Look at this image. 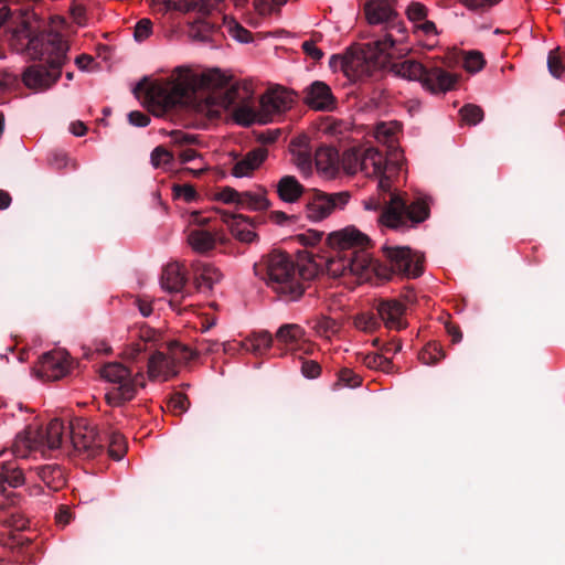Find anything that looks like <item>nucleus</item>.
<instances>
[{"instance_id": "1", "label": "nucleus", "mask_w": 565, "mask_h": 565, "mask_svg": "<svg viewBox=\"0 0 565 565\" xmlns=\"http://www.w3.org/2000/svg\"><path fill=\"white\" fill-rule=\"evenodd\" d=\"M146 95L156 116H163L177 106H193L209 119L224 117L244 127L273 121L292 102L287 90L277 87L263 94L257 107L250 84L232 82L218 70L200 75L182 72L167 85H150Z\"/></svg>"}, {"instance_id": "2", "label": "nucleus", "mask_w": 565, "mask_h": 565, "mask_svg": "<svg viewBox=\"0 0 565 565\" xmlns=\"http://www.w3.org/2000/svg\"><path fill=\"white\" fill-rule=\"evenodd\" d=\"M327 244L333 250L328 258L316 256L317 263L326 265L333 277L351 274L370 280L372 276L388 280L394 274L417 278L424 273V257L409 247L383 246L384 260L373 258L365 249L370 238L355 227H345L330 233Z\"/></svg>"}, {"instance_id": "3", "label": "nucleus", "mask_w": 565, "mask_h": 565, "mask_svg": "<svg viewBox=\"0 0 565 565\" xmlns=\"http://www.w3.org/2000/svg\"><path fill=\"white\" fill-rule=\"evenodd\" d=\"M396 0H366L363 12L372 30L373 41L360 51L348 50L342 56L333 55L331 63L339 64L347 76L361 78L385 67L402 50L396 46L406 39V28L396 8Z\"/></svg>"}, {"instance_id": "4", "label": "nucleus", "mask_w": 565, "mask_h": 565, "mask_svg": "<svg viewBox=\"0 0 565 565\" xmlns=\"http://www.w3.org/2000/svg\"><path fill=\"white\" fill-rule=\"evenodd\" d=\"M319 267L308 250L297 253V263L287 253L273 250L255 263L254 271L281 300L296 301L305 292V281L315 278Z\"/></svg>"}, {"instance_id": "5", "label": "nucleus", "mask_w": 565, "mask_h": 565, "mask_svg": "<svg viewBox=\"0 0 565 565\" xmlns=\"http://www.w3.org/2000/svg\"><path fill=\"white\" fill-rule=\"evenodd\" d=\"M24 36L28 39L26 51L39 63L28 66L22 73L23 84L33 90L51 88L61 77L62 67L67 61V43L62 35L53 31L33 33L23 22Z\"/></svg>"}, {"instance_id": "6", "label": "nucleus", "mask_w": 565, "mask_h": 565, "mask_svg": "<svg viewBox=\"0 0 565 565\" xmlns=\"http://www.w3.org/2000/svg\"><path fill=\"white\" fill-rule=\"evenodd\" d=\"M151 350L152 344L143 337L126 348L124 356L126 361L135 364V374L132 369L119 362L107 363L102 367V377L114 385L105 396L110 406L124 405L135 398L139 388L146 386L142 370L145 363L148 366Z\"/></svg>"}, {"instance_id": "7", "label": "nucleus", "mask_w": 565, "mask_h": 565, "mask_svg": "<svg viewBox=\"0 0 565 565\" xmlns=\"http://www.w3.org/2000/svg\"><path fill=\"white\" fill-rule=\"evenodd\" d=\"M381 196L388 195L386 206L379 215V223L395 231H406L426 221L430 215V199L426 195H415L409 199L406 193L392 191V180L382 175L377 185Z\"/></svg>"}, {"instance_id": "8", "label": "nucleus", "mask_w": 565, "mask_h": 565, "mask_svg": "<svg viewBox=\"0 0 565 565\" xmlns=\"http://www.w3.org/2000/svg\"><path fill=\"white\" fill-rule=\"evenodd\" d=\"M68 431V425L60 418L52 419L45 429L29 425L19 433L13 443V454L18 457L25 458L32 451L53 450L61 447Z\"/></svg>"}, {"instance_id": "9", "label": "nucleus", "mask_w": 565, "mask_h": 565, "mask_svg": "<svg viewBox=\"0 0 565 565\" xmlns=\"http://www.w3.org/2000/svg\"><path fill=\"white\" fill-rule=\"evenodd\" d=\"M392 70L401 77L422 82L431 93L450 90L457 82V77L449 72L440 67L427 68L414 60L393 63Z\"/></svg>"}, {"instance_id": "10", "label": "nucleus", "mask_w": 565, "mask_h": 565, "mask_svg": "<svg viewBox=\"0 0 565 565\" xmlns=\"http://www.w3.org/2000/svg\"><path fill=\"white\" fill-rule=\"evenodd\" d=\"M23 483L24 475L19 467L11 462L0 463V511H4L17 503L18 494L14 491H9L7 487L18 488ZM0 523L18 531L26 526V521L14 512H0Z\"/></svg>"}, {"instance_id": "11", "label": "nucleus", "mask_w": 565, "mask_h": 565, "mask_svg": "<svg viewBox=\"0 0 565 565\" xmlns=\"http://www.w3.org/2000/svg\"><path fill=\"white\" fill-rule=\"evenodd\" d=\"M68 438L74 450L84 458L98 456L107 438L100 435L96 426L85 418H76L68 423Z\"/></svg>"}, {"instance_id": "12", "label": "nucleus", "mask_w": 565, "mask_h": 565, "mask_svg": "<svg viewBox=\"0 0 565 565\" xmlns=\"http://www.w3.org/2000/svg\"><path fill=\"white\" fill-rule=\"evenodd\" d=\"M350 199L351 194L348 191L327 193L318 189H309L305 198L306 216L313 222L322 221L333 212L343 210Z\"/></svg>"}, {"instance_id": "13", "label": "nucleus", "mask_w": 565, "mask_h": 565, "mask_svg": "<svg viewBox=\"0 0 565 565\" xmlns=\"http://www.w3.org/2000/svg\"><path fill=\"white\" fill-rule=\"evenodd\" d=\"M301 98L308 107L317 111H333L338 105L331 87L322 81H315L305 87Z\"/></svg>"}, {"instance_id": "14", "label": "nucleus", "mask_w": 565, "mask_h": 565, "mask_svg": "<svg viewBox=\"0 0 565 565\" xmlns=\"http://www.w3.org/2000/svg\"><path fill=\"white\" fill-rule=\"evenodd\" d=\"M68 372L67 361L62 352H47L41 356L39 373L47 380H58Z\"/></svg>"}, {"instance_id": "15", "label": "nucleus", "mask_w": 565, "mask_h": 565, "mask_svg": "<svg viewBox=\"0 0 565 565\" xmlns=\"http://www.w3.org/2000/svg\"><path fill=\"white\" fill-rule=\"evenodd\" d=\"M377 313L390 329L401 330L406 327L403 320L405 306L398 300H382L376 307Z\"/></svg>"}, {"instance_id": "16", "label": "nucleus", "mask_w": 565, "mask_h": 565, "mask_svg": "<svg viewBox=\"0 0 565 565\" xmlns=\"http://www.w3.org/2000/svg\"><path fill=\"white\" fill-rule=\"evenodd\" d=\"M195 288L201 292H207L221 281L223 275L214 266L207 263L196 262L192 264Z\"/></svg>"}, {"instance_id": "17", "label": "nucleus", "mask_w": 565, "mask_h": 565, "mask_svg": "<svg viewBox=\"0 0 565 565\" xmlns=\"http://www.w3.org/2000/svg\"><path fill=\"white\" fill-rule=\"evenodd\" d=\"M178 365L172 361V359L163 352L156 351L150 354L148 359V375L151 380L156 377L162 376L164 380H168L174 375H177Z\"/></svg>"}, {"instance_id": "18", "label": "nucleus", "mask_w": 565, "mask_h": 565, "mask_svg": "<svg viewBox=\"0 0 565 565\" xmlns=\"http://www.w3.org/2000/svg\"><path fill=\"white\" fill-rule=\"evenodd\" d=\"M279 199L286 203H296L302 195L307 196L306 188L294 175H284L276 185Z\"/></svg>"}, {"instance_id": "19", "label": "nucleus", "mask_w": 565, "mask_h": 565, "mask_svg": "<svg viewBox=\"0 0 565 565\" xmlns=\"http://www.w3.org/2000/svg\"><path fill=\"white\" fill-rule=\"evenodd\" d=\"M186 282L185 271L179 263L168 264L161 275V286L169 292H180Z\"/></svg>"}, {"instance_id": "20", "label": "nucleus", "mask_w": 565, "mask_h": 565, "mask_svg": "<svg viewBox=\"0 0 565 565\" xmlns=\"http://www.w3.org/2000/svg\"><path fill=\"white\" fill-rule=\"evenodd\" d=\"M39 478L53 491L61 490L66 484L64 469L56 463L40 466L36 468Z\"/></svg>"}, {"instance_id": "21", "label": "nucleus", "mask_w": 565, "mask_h": 565, "mask_svg": "<svg viewBox=\"0 0 565 565\" xmlns=\"http://www.w3.org/2000/svg\"><path fill=\"white\" fill-rule=\"evenodd\" d=\"M306 332L303 328L296 323H286L279 327L276 332V340L280 344H285L290 349H298L299 344L305 341Z\"/></svg>"}, {"instance_id": "22", "label": "nucleus", "mask_w": 565, "mask_h": 565, "mask_svg": "<svg viewBox=\"0 0 565 565\" xmlns=\"http://www.w3.org/2000/svg\"><path fill=\"white\" fill-rule=\"evenodd\" d=\"M166 10H178V11H198L202 15H207L211 10V6L207 0H162Z\"/></svg>"}, {"instance_id": "23", "label": "nucleus", "mask_w": 565, "mask_h": 565, "mask_svg": "<svg viewBox=\"0 0 565 565\" xmlns=\"http://www.w3.org/2000/svg\"><path fill=\"white\" fill-rule=\"evenodd\" d=\"M190 246L198 253H207L214 249L216 239L215 236L204 230H193L188 236Z\"/></svg>"}, {"instance_id": "24", "label": "nucleus", "mask_w": 565, "mask_h": 565, "mask_svg": "<svg viewBox=\"0 0 565 565\" xmlns=\"http://www.w3.org/2000/svg\"><path fill=\"white\" fill-rule=\"evenodd\" d=\"M339 154L335 148L321 146L316 150L315 162L319 170L329 172L334 169Z\"/></svg>"}, {"instance_id": "25", "label": "nucleus", "mask_w": 565, "mask_h": 565, "mask_svg": "<svg viewBox=\"0 0 565 565\" xmlns=\"http://www.w3.org/2000/svg\"><path fill=\"white\" fill-rule=\"evenodd\" d=\"M238 207L249 211H262L269 206V201L260 192L244 191L239 193Z\"/></svg>"}, {"instance_id": "26", "label": "nucleus", "mask_w": 565, "mask_h": 565, "mask_svg": "<svg viewBox=\"0 0 565 565\" xmlns=\"http://www.w3.org/2000/svg\"><path fill=\"white\" fill-rule=\"evenodd\" d=\"M217 25L215 22L207 19L196 20L190 28V36L198 41H209L216 32Z\"/></svg>"}, {"instance_id": "27", "label": "nucleus", "mask_w": 565, "mask_h": 565, "mask_svg": "<svg viewBox=\"0 0 565 565\" xmlns=\"http://www.w3.org/2000/svg\"><path fill=\"white\" fill-rule=\"evenodd\" d=\"M236 8H244L248 0H232ZM287 0H254V7L262 15H268L277 11Z\"/></svg>"}, {"instance_id": "28", "label": "nucleus", "mask_w": 565, "mask_h": 565, "mask_svg": "<svg viewBox=\"0 0 565 565\" xmlns=\"http://www.w3.org/2000/svg\"><path fill=\"white\" fill-rule=\"evenodd\" d=\"M247 341L250 342V350L254 354H263L273 345L274 338L270 332L262 330L253 332Z\"/></svg>"}, {"instance_id": "29", "label": "nucleus", "mask_w": 565, "mask_h": 565, "mask_svg": "<svg viewBox=\"0 0 565 565\" xmlns=\"http://www.w3.org/2000/svg\"><path fill=\"white\" fill-rule=\"evenodd\" d=\"M172 361L179 365L182 363H186L191 360L195 359V352L190 347L183 345L179 342H172L169 345L168 353H167Z\"/></svg>"}, {"instance_id": "30", "label": "nucleus", "mask_w": 565, "mask_h": 565, "mask_svg": "<svg viewBox=\"0 0 565 565\" xmlns=\"http://www.w3.org/2000/svg\"><path fill=\"white\" fill-rule=\"evenodd\" d=\"M221 220L228 226L232 234L233 225H237V230L243 231L246 230L248 226L255 227L257 223L256 218H250L242 214H233L231 212L225 211L221 213Z\"/></svg>"}, {"instance_id": "31", "label": "nucleus", "mask_w": 565, "mask_h": 565, "mask_svg": "<svg viewBox=\"0 0 565 565\" xmlns=\"http://www.w3.org/2000/svg\"><path fill=\"white\" fill-rule=\"evenodd\" d=\"M445 358L443 348L433 342L426 344L418 354V359L423 364L435 365Z\"/></svg>"}, {"instance_id": "32", "label": "nucleus", "mask_w": 565, "mask_h": 565, "mask_svg": "<svg viewBox=\"0 0 565 565\" xmlns=\"http://www.w3.org/2000/svg\"><path fill=\"white\" fill-rule=\"evenodd\" d=\"M223 26L241 43H248L253 39L252 33L247 29L241 25L236 20L228 19L226 15L223 17Z\"/></svg>"}, {"instance_id": "33", "label": "nucleus", "mask_w": 565, "mask_h": 565, "mask_svg": "<svg viewBox=\"0 0 565 565\" xmlns=\"http://www.w3.org/2000/svg\"><path fill=\"white\" fill-rule=\"evenodd\" d=\"M563 52L561 47H555L550 51L547 56V67L550 73L557 78H561L565 74V65L562 60Z\"/></svg>"}, {"instance_id": "34", "label": "nucleus", "mask_w": 565, "mask_h": 565, "mask_svg": "<svg viewBox=\"0 0 565 565\" xmlns=\"http://www.w3.org/2000/svg\"><path fill=\"white\" fill-rule=\"evenodd\" d=\"M312 150L290 152L292 156L294 164L300 170L303 175H309L312 171Z\"/></svg>"}, {"instance_id": "35", "label": "nucleus", "mask_w": 565, "mask_h": 565, "mask_svg": "<svg viewBox=\"0 0 565 565\" xmlns=\"http://www.w3.org/2000/svg\"><path fill=\"white\" fill-rule=\"evenodd\" d=\"M460 115L467 124L477 125L482 121L484 113L480 106L467 104L460 109Z\"/></svg>"}, {"instance_id": "36", "label": "nucleus", "mask_w": 565, "mask_h": 565, "mask_svg": "<svg viewBox=\"0 0 565 565\" xmlns=\"http://www.w3.org/2000/svg\"><path fill=\"white\" fill-rule=\"evenodd\" d=\"M486 61L478 51L468 52L463 60V67L470 73H477L483 68Z\"/></svg>"}, {"instance_id": "37", "label": "nucleus", "mask_w": 565, "mask_h": 565, "mask_svg": "<svg viewBox=\"0 0 565 565\" xmlns=\"http://www.w3.org/2000/svg\"><path fill=\"white\" fill-rule=\"evenodd\" d=\"M173 161V154L163 146L156 147L151 152V163L158 168L163 164H170Z\"/></svg>"}, {"instance_id": "38", "label": "nucleus", "mask_w": 565, "mask_h": 565, "mask_svg": "<svg viewBox=\"0 0 565 565\" xmlns=\"http://www.w3.org/2000/svg\"><path fill=\"white\" fill-rule=\"evenodd\" d=\"M323 236L322 232L316 230H309L305 233L295 236V239L305 247H315L321 242Z\"/></svg>"}, {"instance_id": "39", "label": "nucleus", "mask_w": 565, "mask_h": 565, "mask_svg": "<svg viewBox=\"0 0 565 565\" xmlns=\"http://www.w3.org/2000/svg\"><path fill=\"white\" fill-rule=\"evenodd\" d=\"M406 13L414 25L427 19V8L419 2L409 3Z\"/></svg>"}, {"instance_id": "40", "label": "nucleus", "mask_w": 565, "mask_h": 565, "mask_svg": "<svg viewBox=\"0 0 565 565\" xmlns=\"http://www.w3.org/2000/svg\"><path fill=\"white\" fill-rule=\"evenodd\" d=\"M221 343L216 340H207V339H198L195 342V348L193 349L195 352V359L200 354H210L218 351Z\"/></svg>"}, {"instance_id": "41", "label": "nucleus", "mask_w": 565, "mask_h": 565, "mask_svg": "<svg viewBox=\"0 0 565 565\" xmlns=\"http://www.w3.org/2000/svg\"><path fill=\"white\" fill-rule=\"evenodd\" d=\"M190 406V401L188 396L181 392L174 393L168 403V407L171 408L173 412H178L179 414H182L188 411Z\"/></svg>"}, {"instance_id": "42", "label": "nucleus", "mask_w": 565, "mask_h": 565, "mask_svg": "<svg viewBox=\"0 0 565 565\" xmlns=\"http://www.w3.org/2000/svg\"><path fill=\"white\" fill-rule=\"evenodd\" d=\"M339 382L344 386L354 388L361 385L362 379L352 370L344 367L339 371Z\"/></svg>"}, {"instance_id": "43", "label": "nucleus", "mask_w": 565, "mask_h": 565, "mask_svg": "<svg viewBox=\"0 0 565 565\" xmlns=\"http://www.w3.org/2000/svg\"><path fill=\"white\" fill-rule=\"evenodd\" d=\"M152 33V22L149 19H141L135 26L134 36L138 42H142Z\"/></svg>"}, {"instance_id": "44", "label": "nucleus", "mask_w": 565, "mask_h": 565, "mask_svg": "<svg viewBox=\"0 0 565 565\" xmlns=\"http://www.w3.org/2000/svg\"><path fill=\"white\" fill-rule=\"evenodd\" d=\"M255 170V167L243 157L234 163L232 174L236 178H243L250 175Z\"/></svg>"}, {"instance_id": "45", "label": "nucleus", "mask_w": 565, "mask_h": 565, "mask_svg": "<svg viewBox=\"0 0 565 565\" xmlns=\"http://www.w3.org/2000/svg\"><path fill=\"white\" fill-rule=\"evenodd\" d=\"M170 138L171 142L175 146L194 145L198 141V137L195 135L182 130H172L170 132Z\"/></svg>"}, {"instance_id": "46", "label": "nucleus", "mask_w": 565, "mask_h": 565, "mask_svg": "<svg viewBox=\"0 0 565 565\" xmlns=\"http://www.w3.org/2000/svg\"><path fill=\"white\" fill-rule=\"evenodd\" d=\"M110 439L111 440L108 448L109 456L116 460H119L121 459L126 449L122 437L120 435L114 434Z\"/></svg>"}, {"instance_id": "47", "label": "nucleus", "mask_w": 565, "mask_h": 565, "mask_svg": "<svg viewBox=\"0 0 565 565\" xmlns=\"http://www.w3.org/2000/svg\"><path fill=\"white\" fill-rule=\"evenodd\" d=\"M267 157L268 150L264 147L252 149L244 156V158H246L255 167V169H258Z\"/></svg>"}, {"instance_id": "48", "label": "nucleus", "mask_w": 565, "mask_h": 565, "mask_svg": "<svg viewBox=\"0 0 565 565\" xmlns=\"http://www.w3.org/2000/svg\"><path fill=\"white\" fill-rule=\"evenodd\" d=\"M359 360L363 365L371 370H379L383 363V353L360 354Z\"/></svg>"}, {"instance_id": "49", "label": "nucleus", "mask_w": 565, "mask_h": 565, "mask_svg": "<svg viewBox=\"0 0 565 565\" xmlns=\"http://www.w3.org/2000/svg\"><path fill=\"white\" fill-rule=\"evenodd\" d=\"M68 161H70V158H68L67 153L63 150H55V151L51 152V154L49 157L50 164L57 170L66 168L68 164Z\"/></svg>"}, {"instance_id": "50", "label": "nucleus", "mask_w": 565, "mask_h": 565, "mask_svg": "<svg viewBox=\"0 0 565 565\" xmlns=\"http://www.w3.org/2000/svg\"><path fill=\"white\" fill-rule=\"evenodd\" d=\"M386 204H387L386 196H381V195L371 196L363 201V205H364L365 210L380 212V214L383 212Z\"/></svg>"}, {"instance_id": "51", "label": "nucleus", "mask_w": 565, "mask_h": 565, "mask_svg": "<svg viewBox=\"0 0 565 565\" xmlns=\"http://www.w3.org/2000/svg\"><path fill=\"white\" fill-rule=\"evenodd\" d=\"M319 334L329 338L338 331L337 322L331 318H323L317 324Z\"/></svg>"}, {"instance_id": "52", "label": "nucleus", "mask_w": 565, "mask_h": 565, "mask_svg": "<svg viewBox=\"0 0 565 565\" xmlns=\"http://www.w3.org/2000/svg\"><path fill=\"white\" fill-rule=\"evenodd\" d=\"M239 193L241 192L231 186H225L217 192L216 199L223 201L224 203H235L237 205Z\"/></svg>"}, {"instance_id": "53", "label": "nucleus", "mask_w": 565, "mask_h": 565, "mask_svg": "<svg viewBox=\"0 0 565 565\" xmlns=\"http://www.w3.org/2000/svg\"><path fill=\"white\" fill-rule=\"evenodd\" d=\"M297 150H299V151L312 150V148L310 146V139L308 136L300 135V136L291 139V141L289 143V151L296 152Z\"/></svg>"}, {"instance_id": "54", "label": "nucleus", "mask_w": 565, "mask_h": 565, "mask_svg": "<svg viewBox=\"0 0 565 565\" xmlns=\"http://www.w3.org/2000/svg\"><path fill=\"white\" fill-rule=\"evenodd\" d=\"M174 194L177 198H183L186 202H192L196 199V191L190 184L174 185Z\"/></svg>"}, {"instance_id": "55", "label": "nucleus", "mask_w": 565, "mask_h": 565, "mask_svg": "<svg viewBox=\"0 0 565 565\" xmlns=\"http://www.w3.org/2000/svg\"><path fill=\"white\" fill-rule=\"evenodd\" d=\"M354 326L363 331H372L377 326V321L374 316L361 315L354 319Z\"/></svg>"}, {"instance_id": "56", "label": "nucleus", "mask_w": 565, "mask_h": 565, "mask_svg": "<svg viewBox=\"0 0 565 565\" xmlns=\"http://www.w3.org/2000/svg\"><path fill=\"white\" fill-rule=\"evenodd\" d=\"M301 373L308 379H316L321 373V366L316 361L307 360L302 362Z\"/></svg>"}, {"instance_id": "57", "label": "nucleus", "mask_w": 565, "mask_h": 565, "mask_svg": "<svg viewBox=\"0 0 565 565\" xmlns=\"http://www.w3.org/2000/svg\"><path fill=\"white\" fill-rule=\"evenodd\" d=\"M129 124L136 127H146L150 122V117L139 110H134L128 114Z\"/></svg>"}, {"instance_id": "58", "label": "nucleus", "mask_w": 565, "mask_h": 565, "mask_svg": "<svg viewBox=\"0 0 565 565\" xmlns=\"http://www.w3.org/2000/svg\"><path fill=\"white\" fill-rule=\"evenodd\" d=\"M233 236L242 243H252L258 238L254 231L248 227L246 230L238 231L237 225H233Z\"/></svg>"}, {"instance_id": "59", "label": "nucleus", "mask_w": 565, "mask_h": 565, "mask_svg": "<svg viewBox=\"0 0 565 565\" xmlns=\"http://www.w3.org/2000/svg\"><path fill=\"white\" fill-rule=\"evenodd\" d=\"M415 33H422L426 36H431L437 34L436 25L433 21L427 19L414 25Z\"/></svg>"}, {"instance_id": "60", "label": "nucleus", "mask_w": 565, "mask_h": 565, "mask_svg": "<svg viewBox=\"0 0 565 565\" xmlns=\"http://www.w3.org/2000/svg\"><path fill=\"white\" fill-rule=\"evenodd\" d=\"M301 47L312 60L319 61L323 56V52L318 49L312 41H305Z\"/></svg>"}, {"instance_id": "61", "label": "nucleus", "mask_w": 565, "mask_h": 565, "mask_svg": "<svg viewBox=\"0 0 565 565\" xmlns=\"http://www.w3.org/2000/svg\"><path fill=\"white\" fill-rule=\"evenodd\" d=\"M56 522L62 525H66L72 520V512L68 507L61 505L55 515Z\"/></svg>"}, {"instance_id": "62", "label": "nucleus", "mask_w": 565, "mask_h": 565, "mask_svg": "<svg viewBox=\"0 0 565 565\" xmlns=\"http://www.w3.org/2000/svg\"><path fill=\"white\" fill-rule=\"evenodd\" d=\"M445 328L448 335L451 337L452 343H459L462 340V332L459 326L454 324L451 322H447Z\"/></svg>"}, {"instance_id": "63", "label": "nucleus", "mask_w": 565, "mask_h": 565, "mask_svg": "<svg viewBox=\"0 0 565 565\" xmlns=\"http://www.w3.org/2000/svg\"><path fill=\"white\" fill-rule=\"evenodd\" d=\"M71 14L73 17V20L78 25L85 24V8L81 4H73L71 8Z\"/></svg>"}, {"instance_id": "64", "label": "nucleus", "mask_w": 565, "mask_h": 565, "mask_svg": "<svg viewBox=\"0 0 565 565\" xmlns=\"http://www.w3.org/2000/svg\"><path fill=\"white\" fill-rule=\"evenodd\" d=\"M15 83V76L8 73H0V93L10 89Z\"/></svg>"}]
</instances>
